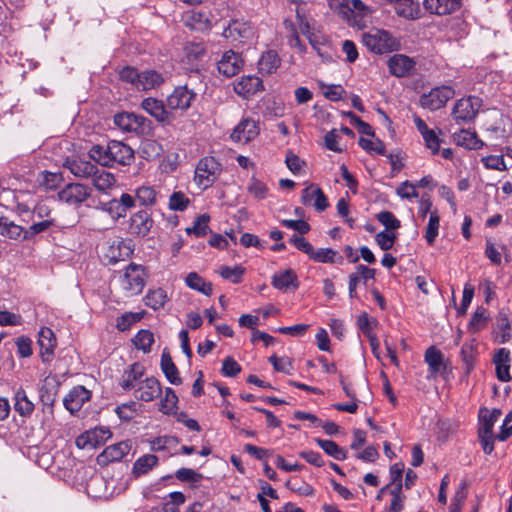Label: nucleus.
Listing matches in <instances>:
<instances>
[{"label":"nucleus","mask_w":512,"mask_h":512,"mask_svg":"<svg viewBox=\"0 0 512 512\" xmlns=\"http://www.w3.org/2000/svg\"><path fill=\"white\" fill-rule=\"evenodd\" d=\"M144 312H126L119 316L116 320V328L119 331L128 330L133 324L140 321L143 317Z\"/></svg>","instance_id":"obj_51"},{"label":"nucleus","mask_w":512,"mask_h":512,"mask_svg":"<svg viewBox=\"0 0 512 512\" xmlns=\"http://www.w3.org/2000/svg\"><path fill=\"white\" fill-rule=\"evenodd\" d=\"M387 64L390 73L396 77L410 75L415 66L414 60L404 54L393 55L389 58Z\"/></svg>","instance_id":"obj_16"},{"label":"nucleus","mask_w":512,"mask_h":512,"mask_svg":"<svg viewBox=\"0 0 512 512\" xmlns=\"http://www.w3.org/2000/svg\"><path fill=\"white\" fill-rule=\"evenodd\" d=\"M112 436L107 427H98L81 434L76 438V445L80 449H93L103 445Z\"/></svg>","instance_id":"obj_8"},{"label":"nucleus","mask_w":512,"mask_h":512,"mask_svg":"<svg viewBox=\"0 0 512 512\" xmlns=\"http://www.w3.org/2000/svg\"><path fill=\"white\" fill-rule=\"evenodd\" d=\"M140 149L143 157L147 159L159 156L162 151L161 146L153 140H146L142 142Z\"/></svg>","instance_id":"obj_61"},{"label":"nucleus","mask_w":512,"mask_h":512,"mask_svg":"<svg viewBox=\"0 0 512 512\" xmlns=\"http://www.w3.org/2000/svg\"><path fill=\"white\" fill-rule=\"evenodd\" d=\"M493 362L496 366L497 378L502 382H508L511 379L510 369V353L507 349L501 348L494 355Z\"/></svg>","instance_id":"obj_24"},{"label":"nucleus","mask_w":512,"mask_h":512,"mask_svg":"<svg viewBox=\"0 0 512 512\" xmlns=\"http://www.w3.org/2000/svg\"><path fill=\"white\" fill-rule=\"evenodd\" d=\"M424 6L431 13L447 15L460 7V0H425Z\"/></svg>","instance_id":"obj_27"},{"label":"nucleus","mask_w":512,"mask_h":512,"mask_svg":"<svg viewBox=\"0 0 512 512\" xmlns=\"http://www.w3.org/2000/svg\"><path fill=\"white\" fill-rule=\"evenodd\" d=\"M196 94L186 86H178L167 97V107L171 110H186L191 106Z\"/></svg>","instance_id":"obj_10"},{"label":"nucleus","mask_w":512,"mask_h":512,"mask_svg":"<svg viewBox=\"0 0 512 512\" xmlns=\"http://www.w3.org/2000/svg\"><path fill=\"white\" fill-rule=\"evenodd\" d=\"M38 343L41 348V355L44 361L47 360L45 356H49L52 354L53 349L56 346V339L53 331L48 327H43L39 331V339Z\"/></svg>","instance_id":"obj_32"},{"label":"nucleus","mask_w":512,"mask_h":512,"mask_svg":"<svg viewBox=\"0 0 512 512\" xmlns=\"http://www.w3.org/2000/svg\"><path fill=\"white\" fill-rule=\"evenodd\" d=\"M413 121L418 132L421 134L424 140L425 146L431 151L432 154L439 153L440 145L442 143V139L439 137L441 131L437 133L435 130L430 129L425 121L417 115L413 116Z\"/></svg>","instance_id":"obj_9"},{"label":"nucleus","mask_w":512,"mask_h":512,"mask_svg":"<svg viewBox=\"0 0 512 512\" xmlns=\"http://www.w3.org/2000/svg\"><path fill=\"white\" fill-rule=\"evenodd\" d=\"M110 149H112V140L106 145H93L89 150V157L102 166L111 167Z\"/></svg>","instance_id":"obj_31"},{"label":"nucleus","mask_w":512,"mask_h":512,"mask_svg":"<svg viewBox=\"0 0 512 512\" xmlns=\"http://www.w3.org/2000/svg\"><path fill=\"white\" fill-rule=\"evenodd\" d=\"M135 390V397L139 400L150 402L158 398L162 392L160 382L154 377H148L139 381Z\"/></svg>","instance_id":"obj_14"},{"label":"nucleus","mask_w":512,"mask_h":512,"mask_svg":"<svg viewBox=\"0 0 512 512\" xmlns=\"http://www.w3.org/2000/svg\"><path fill=\"white\" fill-rule=\"evenodd\" d=\"M222 172L221 164L213 156H205L199 160L195 168L194 182L207 189L218 179Z\"/></svg>","instance_id":"obj_2"},{"label":"nucleus","mask_w":512,"mask_h":512,"mask_svg":"<svg viewBox=\"0 0 512 512\" xmlns=\"http://www.w3.org/2000/svg\"><path fill=\"white\" fill-rule=\"evenodd\" d=\"M391 503L384 512H401L404 508L405 496L402 495V484L397 483L391 490Z\"/></svg>","instance_id":"obj_47"},{"label":"nucleus","mask_w":512,"mask_h":512,"mask_svg":"<svg viewBox=\"0 0 512 512\" xmlns=\"http://www.w3.org/2000/svg\"><path fill=\"white\" fill-rule=\"evenodd\" d=\"M501 415V411L499 409H493L489 411L488 409H483L480 411V430H488L489 432H493V427L495 423L498 421Z\"/></svg>","instance_id":"obj_44"},{"label":"nucleus","mask_w":512,"mask_h":512,"mask_svg":"<svg viewBox=\"0 0 512 512\" xmlns=\"http://www.w3.org/2000/svg\"><path fill=\"white\" fill-rule=\"evenodd\" d=\"M362 42L368 50L376 54L397 51L400 48V42L386 30L375 29L364 33Z\"/></svg>","instance_id":"obj_1"},{"label":"nucleus","mask_w":512,"mask_h":512,"mask_svg":"<svg viewBox=\"0 0 512 512\" xmlns=\"http://www.w3.org/2000/svg\"><path fill=\"white\" fill-rule=\"evenodd\" d=\"M482 107V100L476 96H468L459 99L453 109L452 117L457 123L472 121Z\"/></svg>","instance_id":"obj_6"},{"label":"nucleus","mask_w":512,"mask_h":512,"mask_svg":"<svg viewBox=\"0 0 512 512\" xmlns=\"http://www.w3.org/2000/svg\"><path fill=\"white\" fill-rule=\"evenodd\" d=\"M162 74L155 70H145L140 73L137 82V90L147 91L160 87L164 83Z\"/></svg>","instance_id":"obj_26"},{"label":"nucleus","mask_w":512,"mask_h":512,"mask_svg":"<svg viewBox=\"0 0 512 512\" xmlns=\"http://www.w3.org/2000/svg\"><path fill=\"white\" fill-rule=\"evenodd\" d=\"M223 36L232 41L243 42L253 36V29L248 22L243 20H232L224 29Z\"/></svg>","instance_id":"obj_15"},{"label":"nucleus","mask_w":512,"mask_h":512,"mask_svg":"<svg viewBox=\"0 0 512 512\" xmlns=\"http://www.w3.org/2000/svg\"><path fill=\"white\" fill-rule=\"evenodd\" d=\"M143 374L144 367L140 363L132 364L123 374L121 387L124 390L135 389Z\"/></svg>","instance_id":"obj_29"},{"label":"nucleus","mask_w":512,"mask_h":512,"mask_svg":"<svg viewBox=\"0 0 512 512\" xmlns=\"http://www.w3.org/2000/svg\"><path fill=\"white\" fill-rule=\"evenodd\" d=\"M60 390V382L56 376L49 375L44 379L41 400L45 405H53Z\"/></svg>","instance_id":"obj_28"},{"label":"nucleus","mask_w":512,"mask_h":512,"mask_svg":"<svg viewBox=\"0 0 512 512\" xmlns=\"http://www.w3.org/2000/svg\"><path fill=\"white\" fill-rule=\"evenodd\" d=\"M243 67L241 56L232 50L225 51L217 62L219 73L226 77H232L239 73Z\"/></svg>","instance_id":"obj_12"},{"label":"nucleus","mask_w":512,"mask_h":512,"mask_svg":"<svg viewBox=\"0 0 512 512\" xmlns=\"http://www.w3.org/2000/svg\"><path fill=\"white\" fill-rule=\"evenodd\" d=\"M310 259L318 263H343V257L331 248H319L313 250Z\"/></svg>","instance_id":"obj_37"},{"label":"nucleus","mask_w":512,"mask_h":512,"mask_svg":"<svg viewBox=\"0 0 512 512\" xmlns=\"http://www.w3.org/2000/svg\"><path fill=\"white\" fill-rule=\"evenodd\" d=\"M303 205H312L317 211L322 212L328 207V200L322 189L316 184H309L301 194Z\"/></svg>","instance_id":"obj_11"},{"label":"nucleus","mask_w":512,"mask_h":512,"mask_svg":"<svg viewBox=\"0 0 512 512\" xmlns=\"http://www.w3.org/2000/svg\"><path fill=\"white\" fill-rule=\"evenodd\" d=\"M329 8L342 16L344 19L350 17V2L351 0H327Z\"/></svg>","instance_id":"obj_55"},{"label":"nucleus","mask_w":512,"mask_h":512,"mask_svg":"<svg viewBox=\"0 0 512 512\" xmlns=\"http://www.w3.org/2000/svg\"><path fill=\"white\" fill-rule=\"evenodd\" d=\"M218 273L222 278L229 280L234 284H238L242 281V277L245 273V268L238 265L234 267L224 265L218 269Z\"/></svg>","instance_id":"obj_46"},{"label":"nucleus","mask_w":512,"mask_h":512,"mask_svg":"<svg viewBox=\"0 0 512 512\" xmlns=\"http://www.w3.org/2000/svg\"><path fill=\"white\" fill-rule=\"evenodd\" d=\"M146 283V273L141 265L131 263L125 270L121 279V287L126 296H135L140 294Z\"/></svg>","instance_id":"obj_5"},{"label":"nucleus","mask_w":512,"mask_h":512,"mask_svg":"<svg viewBox=\"0 0 512 512\" xmlns=\"http://www.w3.org/2000/svg\"><path fill=\"white\" fill-rule=\"evenodd\" d=\"M91 398V392L87 390L84 386H75L73 387L67 397H66V410H68L71 414L79 411L82 405L89 401Z\"/></svg>","instance_id":"obj_19"},{"label":"nucleus","mask_w":512,"mask_h":512,"mask_svg":"<svg viewBox=\"0 0 512 512\" xmlns=\"http://www.w3.org/2000/svg\"><path fill=\"white\" fill-rule=\"evenodd\" d=\"M453 140L458 146L467 149H478L482 146V142L477 138L474 132L469 130H460L453 134Z\"/></svg>","instance_id":"obj_34"},{"label":"nucleus","mask_w":512,"mask_h":512,"mask_svg":"<svg viewBox=\"0 0 512 512\" xmlns=\"http://www.w3.org/2000/svg\"><path fill=\"white\" fill-rule=\"evenodd\" d=\"M89 189L79 183L66 185V203L79 204L87 199Z\"/></svg>","instance_id":"obj_35"},{"label":"nucleus","mask_w":512,"mask_h":512,"mask_svg":"<svg viewBox=\"0 0 512 512\" xmlns=\"http://www.w3.org/2000/svg\"><path fill=\"white\" fill-rule=\"evenodd\" d=\"M221 372L226 377H235L241 372V366L232 357H226Z\"/></svg>","instance_id":"obj_64"},{"label":"nucleus","mask_w":512,"mask_h":512,"mask_svg":"<svg viewBox=\"0 0 512 512\" xmlns=\"http://www.w3.org/2000/svg\"><path fill=\"white\" fill-rule=\"evenodd\" d=\"M0 235L13 240H22L29 237L28 231L8 217H0Z\"/></svg>","instance_id":"obj_25"},{"label":"nucleus","mask_w":512,"mask_h":512,"mask_svg":"<svg viewBox=\"0 0 512 512\" xmlns=\"http://www.w3.org/2000/svg\"><path fill=\"white\" fill-rule=\"evenodd\" d=\"M161 369L165 374L166 378L171 384L179 385L181 384V378L179 376V372L177 367L172 361L169 353L163 352L161 356Z\"/></svg>","instance_id":"obj_38"},{"label":"nucleus","mask_w":512,"mask_h":512,"mask_svg":"<svg viewBox=\"0 0 512 512\" xmlns=\"http://www.w3.org/2000/svg\"><path fill=\"white\" fill-rule=\"evenodd\" d=\"M133 343L135 347L143 352H150L151 346L154 343L153 333L149 330H140L134 337Z\"/></svg>","instance_id":"obj_49"},{"label":"nucleus","mask_w":512,"mask_h":512,"mask_svg":"<svg viewBox=\"0 0 512 512\" xmlns=\"http://www.w3.org/2000/svg\"><path fill=\"white\" fill-rule=\"evenodd\" d=\"M440 225V217L438 212H430L429 222L425 231V239L429 245H432L438 236V230Z\"/></svg>","instance_id":"obj_50"},{"label":"nucleus","mask_w":512,"mask_h":512,"mask_svg":"<svg viewBox=\"0 0 512 512\" xmlns=\"http://www.w3.org/2000/svg\"><path fill=\"white\" fill-rule=\"evenodd\" d=\"M425 362L429 366L431 376L441 373L445 368L443 354L433 346L426 350Z\"/></svg>","instance_id":"obj_30"},{"label":"nucleus","mask_w":512,"mask_h":512,"mask_svg":"<svg viewBox=\"0 0 512 512\" xmlns=\"http://www.w3.org/2000/svg\"><path fill=\"white\" fill-rule=\"evenodd\" d=\"M271 284L280 291H287L290 288L296 290L299 287L298 277L292 269L274 274Z\"/></svg>","instance_id":"obj_22"},{"label":"nucleus","mask_w":512,"mask_h":512,"mask_svg":"<svg viewBox=\"0 0 512 512\" xmlns=\"http://www.w3.org/2000/svg\"><path fill=\"white\" fill-rule=\"evenodd\" d=\"M130 449L131 445L127 441L110 445L97 456L96 461L100 466H106L111 462L120 461Z\"/></svg>","instance_id":"obj_13"},{"label":"nucleus","mask_w":512,"mask_h":512,"mask_svg":"<svg viewBox=\"0 0 512 512\" xmlns=\"http://www.w3.org/2000/svg\"><path fill=\"white\" fill-rule=\"evenodd\" d=\"M111 156V167L114 165H130L134 160V151L127 144L112 140V149L109 150Z\"/></svg>","instance_id":"obj_17"},{"label":"nucleus","mask_w":512,"mask_h":512,"mask_svg":"<svg viewBox=\"0 0 512 512\" xmlns=\"http://www.w3.org/2000/svg\"><path fill=\"white\" fill-rule=\"evenodd\" d=\"M166 301V292L161 288L151 290L145 296V304L154 310L162 308Z\"/></svg>","instance_id":"obj_48"},{"label":"nucleus","mask_w":512,"mask_h":512,"mask_svg":"<svg viewBox=\"0 0 512 512\" xmlns=\"http://www.w3.org/2000/svg\"><path fill=\"white\" fill-rule=\"evenodd\" d=\"M66 167L75 176L83 178L92 176L97 170L92 162L83 159L73 160L69 163L66 162Z\"/></svg>","instance_id":"obj_33"},{"label":"nucleus","mask_w":512,"mask_h":512,"mask_svg":"<svg viewBox=\"0 0 512 512\" xmlns=\"http://www.w3.org/2000/svg\"><path fill=\"white\" fill-rule=\"evenodd\" d=\"M377 220L388 230H396L400 227V221L389 211L380 212Z\"/></svg>","instance_id":"obj_63"},{"label":"nucleus","mask_w":512,"mask_h":512,"mask_svg":"<svg viewBox=\"0 0 512 512\" xmlns=\"http://www.w3.org/2000/svg\"><path fill=\"white\" fill-rule=\"evenodd\" d=\"M15 400V410L21 416H28L33 412L34 404L28 399L24 390L20 389L16 392Z\"/></svg>","instance_id":"obj_45"},{"label":"nucleus","mask_w":512,"mask_h":512,"mask_svg":"<svg viewBox=\"0 0 512 512\" xmlns=\"http://www.w3.org/2000/svg\"><path fill=\"white\" fill-rule=\"evenodd\" d=\"M153 220L147 211H138L130 218L129 230L131 234L145 236L149 233Z\"/></svg>","instance_id":"obj_21"},{"label":"nucleus","mask_w":512,"mask_h":512,"mask_svg":"<svg viewBox=\"0 0 512 512\" xmlns=\"http://www.w3.org/2000/svg\"><path fill=\"white\" fill-rule=\"evenodd\" d=\"M248 192L256 199L262 200L268 194V187L258 179L252 178L247 187Z\"/></svg>","instance_id":"obj_57"},{"label":"nucleus","mask_w":512,"mask_h":512,"mask_svg":"<svg viewBox=\"0 0 512 512\" xmlns=\"http://www.w3.org/2000/svg\"><path fill=\"white\" fill-rule=\"evenodd\" d=\"M184 53L189 62L201 58L205 53V48L200 43H187L184 46Z\"/></svg>","instance_id":"obj_59"},{"label":"nucleus","mask_w":512,"mask_h":512,"mask_svg":"<svg viewBox=\"0 0 512 512\" xmlns=\"http://www.w3.org/2000/svg\"><path fill=\"white\" fill-rule=\"evenodd\" d=\"M92 176L94 187L101 192H106L107 190L112 188L116 183L114 175L111 174L110 172H98L96 170L95 174H93Z\"/></svg>","instance_id":"obj_41"},{"label":"nucleus","mask_w":512,"mask_h":512,"mask_svg":"<svg viewBox=\"0 0 512 512\" xmlns=\"http://www.w3.org/2000/svg\"><path fill=\"white\" fill-rule=\"evenodd\" d=\"M280 62L281 60L278 54L273 50H269L260 58L258 62L259 70L264 74H272L276 72L280 66Z\"/></svg>","instance_id":"obj_36"},{"label":"nucleus","mask_w":512,"mask_h":512,"mask_svg":"<svg viewBox=\"0 0 512 512\" xmlns=\"http://www.w3.org/2000/svg\"><path fill=\"white\" fill-rule=\"evenodd\" d=\"M185 283L189 288L196 290L206 296L212 294V284L205 281L196 272H190L186 276Z\"/></svg>","instance_id":"obj_39"},{"label":"nucleus","mask_w":512,"mask_h":512,"mask_svg":"<svg viewBox=\"0 0 512 512\" xmlns=\"http://www.w3.org/2000/svg\"><path fill=\"white\" fill-rule=\"evenodd\" d=\"M141 107L159 122H168L170 120V113L166 110L163 102L156 98L144 99Z\"/></svg>","instance_id":"obj_23"},{"label":"nucleus","mask_w":512,"mask_h":512,"mask_svg":"<svg viewBox=\"0 0 512 512\" xmlns=\"http://www.w3.org/2000/svg\"><path fill=\"white\" fill-rule=\"evenodd\" d=\"M317 444L327 453L338 461L346 459L347 452L337 443L331 440L316 439Z\"/></svg>","instance_id":"obj_43"},{"label":"nucleus","mask_w":512,"mask_h":512,"mask_svg":"<svg viewBox=\"0 0 512 512\" xmlns=\"http://www.w3.org/2000/svg\"><path fill=\"white\" fill-rule=\"evenodd\" d=\"M114 124L123 132L149 134L152 130L151 121L130 112H122L114 116Z\"/></svg>","instance_id":"obj_3"},{"label":"nucleus","mask_w":512,"mask_h":512,"mask_svg":"<svg viewBox=\"0 0 512 512\" xmlns=\"http://www.w3.org/2000/svg\"><path fill=\"white\" fill-rule=\"evenodd\" d=\"M209 220H210V217L208 215H206V214L200 215L194 221L193 226L186 228V233L194 234L197 237L206 235L209 230V226H208Z\"/></svg>","instance_id":"obj_52"},{"label":"nucleus","mask_w":512,"mask_h":512,"mask_svg":"<svg viewBox=\"0 0 512 512\" xmlns=\"http://www.w3.org/2000/svg\"><path fill=\"white\" fill-rule=\"evenodd\" d=\"M262 89V81L257 76H243L234 85L235 93L244 98H249Z\"/></svg>","instance_id":"obj_20"},{"label":"nucleus","mask_w":512,"mask_h":512,"mask_svg":"<svg viewBox=\"0 0 512 512\" xmlns=\"http://www.w3.org/2000/svg\"><path fill=\"white\" fill-rule=\"evenodd\" d=\"M484 166L488 169L504 171L507 166L502 155H489L482 158Z\"/></svg>","instance_id":"obj_62"},{"label":"nucleus","mask_w":512,"mask_h":512,"mask_svg":"<svg viewBox=\"0 0 512 512\" xmlns=\"http://www.w3.org/2000/svg\"><path fill=\"white\" fill-rule=\"evenodd\" d=\"M455 91L450 86H441L432 89L429 93L420 97L419 103L424 109L436 111L445 106L448 100L453 98Z\"/></svg>","instance_id":"obj_7"},{"label":"nucleus","mask_w":512,"mask_h":512,"mask_svg":"<svg viewBox=\"0 0 512 512\" xmlns=\"http://www.w3.org/2000/svg\"><path fill=\"white\" fill-rule=\"evenodd\" d=\"M189 203V198L181 191L173 192L169 198V208L173 211H183Z\"/></svg>","instance_id":"obj_54"},{"label":"nucleus","mask_w":512,"mask_h":512,"mask_svg":"<svg viewBox=\"0 0 512 512\" xmlns=\"http://www.w3.org/2000/svg\"><path fill=\"white\" fill-rule=\"evenodd\" d=\"M259 134V128L256 121L252 119L242 120L231 134L232 140L246 143L253 140Z\"/></svg>","instance_id":"obj_18"},{"label":"nucleus","mask_w":512,"mask_h":512,"mask_svg":"<svg viewBox=\"0 0 512 512\" xmlns=\"http://www.w3.org/2000/svg\"><path fill=\"white\" fill-rule=\"evenodd\" d=\"M102 257L109 263L115 264L118 261L129 258L133 253L130 240L115 237L107 240L102 248Z\"/></svg>","instance_id":"obj_4"},{"label":"nucleus","mask_w":512,"mask_h":512,"mask_svg":"<svg viewBox=\"0 0 512 512\" xmlns=\"http://www.w3.org/2000/svg\"><path fill=\"white\" fill-rule=\"evenodd\" d=\"M158 463V458L152 454H146L137 459L133 465V473L140 476L149 472Z\"/></svg>","instance_id":"obj_42"},{"label":"nucleus","mask_w":512,"mask_h":512,"mask_svg":"<svg viewBox=\"0 0 512 512\" xmlns=\"http://www.w3.org/2000/svg\"><path fill=\"white\" fill-rule=\"evenodd\" d=\"M395 240L396 234L394 232L381 231L375 236L376 243L384 251L391 249L395 243Z\"/></svg>","instance_id":"obj_58"},{"label":"nucleus","mask_w":512,"mask_h":512,"mask_svg":"<svg viewBox=\"0 0 512 512\" xmlns=\"http://www.w3.org/2000/svg\"><path fill=\"white\" fill-rule=\"evenodd\" d=\"M158 193L149 185H142L135 190V198L140 205L153 206L157 202Z\"/></svg>","instance_id":"obj_40"},{"label":"nucleus","mask_w":512,"mask_h":512,"mask_svg":"<svg viewBox=\"0 0 512 512\" xmlns=\"http://www.w3.org/2000/svg\"><path fill=\"white\" fill-rule=\"evenodd\" d=\"M359 145L366 151L374 152L378 155L385 154V145L380 140H369L365 138L359 139Z\"/></svg>","instance_id":"obj_60"},{"label":"nucleus","mask_w":512,"mask_h":512,"mask_svg":"<svg viewBox=\"0 0 512 512\" xmlns=\"http://www.w3.org/2000/svg\"><path fill=\"white\" fill-rule=\"evenodd\" d=\"M286 487L300 496H312L314 494V488L304 481L293 482L291 480H288L286 482Z\"/></svg>","instance_id":"obj_56"},{"label":"nucleus","mask_w":512,"mask_h":512,"mask_svg":"<svg viewBox=\"0 0 512 512\" xmlns=\"http://www.w3.org/2000/svg\"><path fill=\"white\" fill-rule=\"evenodd\" d=\"M178 398L174 390L170 387L165 389V396L160 402L159 410L164 414H170L176 408Z\"/></svg>","instance_id":"obj_53"}]
</instances>
